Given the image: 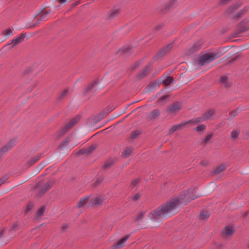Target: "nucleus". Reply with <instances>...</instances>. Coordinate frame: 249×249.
Wrapping results in <instances>:
<instances>
[{"label": "nucleus", "mask_w": 249, "mask_h": 249, "mask_svg": "<svg viewBox=\"0 0 249 249\" xmlns=\"http://www.w3.org/2000/svg\"><path fill=\"white\" fill-rule=\"evenodd\" d=\"M194 189H188L183 191L178 197L162 204L156 209L151 212L149 217L153 220H158L176 209L179 204L186 205L191 200L196 198L198 196L194 194Z\"/></svg>", "instance_id": "nucleus-1"}, {"label": "nucleus", "mask_w": 249, "mask_h": 249, "mask_svg": "<svg viewBox=\"0 0 249 249\" xmlns=\"http://www.w3.org/2000/svg\"><path fill=\"white\" fill-rule=\"evenodd\" d=\"M220 56L218 52L208 53L200 57L198 64L203 66L205 63H209Z\"/></svg>", "instance_id": "nucleus-2"}, {"label": "nucleus", "mask_w": 249, "mask_h": 249, "mask_svg": "<svg viewBox=\"0 0 249 249\" xmlns=\"http://www.w3.org/2000/svg\"><path fill=\"white\" fill-rule=\"evenodd\" d=\"M220 56L218 52L208 53L200 57L198 64L203 66L205 63H209Z\"/></svg>", "instance_id": "nucleus-3"}, {"label": "nucleus", "mask_w": 249, "mask_h": 249, "mask_svg": "<svg viewBox=\"0 0 249 249\" xmlns=\"http://www.w3.org/2000/svg\"><path fill=\"white\" fill-rule=\"evenodd\" d=\"M80 116H76L73 118L72 120L67 124L65 126L62 127L56 133V137L57 139H59L61 137L63 136L69 129H71L75 124H76L80 120Z\"/></svg>", "instance_id": "nucleus-4"}, {"label": "nucleus", "mask_w": 249, "mask_h": 249, "mask_svg": "<svg viewBox=\"0 0 249 249\" xmlns=\"http://www.w3.org/2000/svg\"><path fill=\"white\" fill-rule=\"evenodd\" d=\"M249 20L244 19L241 21L236 26V28L232 35L234 37L240 36L241 34L249 30V26L248 25Z\"/></svg>", "instance_id": "nucleus-5"}, {"label": "nucleus", "mask_w": 249, "mask_h": 249, "mask_svg": "<svg viewBox=\"0 0 249 249\" xmlns=\"http://www.w3.org/2000/svg\"><path fill=\"white\" fill-rule=\"evenodd\" d=\"M174 43V42H172L160 50L157 54L153 57V59L155 61H157L160 58H162L167 53L171 51L173 47Z\"/></svg>", "instance_id": "nucleus-6"}, {"label": "nucleus", "mask_w": 249, "mask_h": 249, "mask_svg": "<svg viewBox=\"0 0 249 249\" xmlns=\"http://www.w3.org/2000/svg\"><path fill=\"white\" fill-rule=\"evenodd\" d=\"M54 183L53 180L48 181L44 185L43 187L39 190L37 193L36 194V196L37 197H41L43 196L46 192L50 188H51Z\"/></svg>", "instance_id": "nucleus-7"}, {"label": "nucleus", "mask_w": 249, "mask_h": 249, "mask_svg": "<svg viewBox=\"0 0 249 249\" xmlns=\"http://www.w3.org/2000/svg\"><path fill=\"white\" fill-rule=\"evenodd\" d=\"M202 45V42L200 40L195 42L192 46L190 47L186 50L185 52L186 55H190L197 52L201 48Z\"/></svg>", "instance_id": "nucleus-8"}, {"label": "nucleus", "mask_w": 249, "mask_h": 249, "mask_svg": "<svg viewBox=\"0 0 249 249\" xmlns=\"http://www.w3.org/2000/svg\"><path fill=\"white\" fill-rule=\"evenodd\" d=\"M98 83V81L97 80H95L88 85V86L84 89L83 91L82 95L83 96L86 95L88 93L89 94V97H91L94 92L93 90L95 87V86Z\"/></svg>", "instance_id": "nucleus-9"}, {"label": "nucleus", "mask_w": 249, "mask_h": 249, "mask_svg": "<svg viewBox=\"0 0 249 249\" xmlns=\"http://www.w3.org/2000/svg\"><path fill=\"white\" fill-rule=\"evenodd\" d=\"M181 108L180 103L178 102H176L171 104L167 107L166 112L169 113H176L178 112Z\"/></svg>", "instance_id": "nucleus-10"}, {"label": "nucleus", "mask_w": 249, "mask_h": 249, "mask_svg": "<svg viewBox=\"0 0 249 249\" xmlns=\"http://www.w3.org/2000/svg\"><path fill=\"white\" fill-rule=\"evenodd\" d=\"M15 145V140L14 139H12L5 145L3 146L0 149V160L3 154L13 148Z\"/></svg>", "instance_id": "nucleus-11"}, {"label": "nucleus", "mask_w": 249, "mask_h": 249, "mask_svg": "<svg viewBox=\"0 0 249 249\" xmlns=\"http://www.w3.org/2000/svg\"><path fill=\"white\" fill-rule=\"evenodd\" d=\"M130 234H128L121 238L120 240L115 242L111 246L112 249H119L123 247L124 243L129 238Z\"/></svg>", "instance_id": "nucleus-12"}, {"label": "nucleus", "mask_w": 249, "mask_h": 249, "mask_svg": "<svg viewBox=\"0 0 249 249\" xmlns=\"http://www.w3.org/2000/svg\"><path fill=\"white\" fill-rule=\"evenodd\" d=\"M113 108L110 106L107 107L104 109L102 112L99 113L97 116L95 118V122H97L104 118L112 110Z\"/></svg>", "instance_id": "nucleus-13"}, {"label": "nucleus", "mask_w": 249, "mask_h": 249, "mask_svg": "<svg viewBox=\"0 0 249 249\" xmlns=\"http://www.w3.org/2000/svg\"><path fill=\"white\" fill-rule=\"evenodd\" d=\"M119 53L124 58L127 57L132 53V48L128 46H124L117 51V53Z\"/></svg>", "instance_id": "nucleus-14"}, {"label": "nucleus", "mask_w": 249, "mask_h": 249, "mask_svg": "<svg viewBox=\"0 0 249 249\" xmlns=\"http://www.w3.org/2000/svg\"><path fill=\"white\" fill-rule=\"evenodd\" d=\"M150 71V68L149 65L146 66L143 70L140 72L138 74H137L136 76V80H140L143 79L144 77H146L149 73Z\"/></svg>", "instance_id": "nucleus-15"}, {"label": "nucleus", "mask_w": 249, "mask_h": 249, "mask_svg": "<svg viewBox=\"0 0 249 249\" xmlns=\"http://www.w3.org/2000/svg\"><path fill=\"white\" fill-rule=\"evenodd\" d=\"M188 124L187 121L182 122L179 124L177 125H175L173 126L169 130V134L170 135L173 134L175 131H176L178 129H182L183 127H184L186 124Z\"/></svg>", "instance_id": "nucleus-16"}, {"label": "nucleus", "mask_w": 249, "mask_h": 249, "mask_svg": "<svg viewBox=\"0 0 249 249\" xmlns=\"http://www.w3.org/2000/svg\"><path fill=\"white\" fill-rule=\"evenodd\" d=\"M26 36V34H21L18 37H17L15 39H13L12 40V44L14 45V46H17V45L21 43L25 39Z\"/></svg>", "instance_id": "nucleus-17"}, {"label": "nucleus", "mask_w": 249, "mask_h": 249, "mask_svg": "<svg viewBox=\"0 0 249 249\" xmlns=\"http://www.w3.org/2000/svg\"><path fill=\"white\" fill-rule=\"evenodd\" d=\"M227 168V165L225 164H222L220 166L215 167L212 171L213 175H216L225 170Z\"/></svg>", "instance_id": "nucleus-18"}, {"label": "nucleus", "mask_w": 249, "mask_h": 249, "mask_svg": "<svg viewBox=\"0 0 249 249\" xmlns=\"http://www.w3.org/2000/svg\"><path fill=\"white\" fill-rule=\"evenodd\" d=\"M235 231V229L233 226H228L223 230V233L224 235L228 236L233 234Z\"/></svg>", "instance_id": "nucleus-19"}, {"label": "nucleus", "mask_w": 249, "mask_h": 249, "mask_svg": "<svg viewBox=\"0 0 249 249\" xmlns=\"http://www.w3.org/2000/svg\"><path fill=\"white\" fill-rule=\"evenodd\" d=\"M160 110L158 108H156L149 113L148 118L152 120L155 119L160 115Z\"/></svg>", "instance_id": "nucleus-20"}, {"label": "nucleus", "mask_w": 249, "mask_h": 249, "mask_svg": "<svg viewBox=\"0 0 249 249\" xmlns=\"http://www.w3.org/2000/svg\"><path fill=\"white\" fill-rule=\"evenodd\" d=\"M116 160L115 159H108L106 161L105 163L103 166L104 170H107L110 168L116 162Z\"/></svg>", "instance_id": "nucleus-21"}, {"label": "nucleus", "mask_w": 249, "mask_h": 249, "mask_svg": "<svg viewBox=\"0 0 249 249\" xmlns=\"http://www.w3.org/2000/svg\"><path fill=\"white\" fill-rule=\"evenodd\" d=\"M41 155H36L28 161L26 163V166L29 167L36 163L41 158Z\"/></svg>", "instance_id": "nucleus-22"}, {"label": "nucleus", "mask_w": 249, "mask_h": 249, "mask_svg": "<svg viewBox=\"0 0 249 249\" xmlns=\"http://www.w3.org/2000/svg\"><path fill=\"white\" fill-rule=\"evenodd\" d=\"M204 121H205V119L202 115L201 116L198 117L195 119H192L188 121L187 123H188V124H196L198 123L203 122Z\"/></svg>", "instance_id": "nucleus-23"}, {"label": "nucleus", "mask_w": 249, "mask_h": 249, "mask_svg": "<svg viewBox=\"0 0 249 249\" xmlns=\"http://www.w3.org/2000/svg\"><path fill=\"white\" fill-rule=\"evenodd\" d=\"M89 198L90 196H88L81 198L79 201L78 202L76 207L79 208L83 207L85 204L87 203Z\"/></svg>", "instance_id": "nucleus-24"}, {"label": "nucleus", "mask_w": 249, "mask_h": 249, "mask_svg": "<svg viewBox=\"0 0 249 249\" xmlns=\"http://www.w3.org/2000/svg\"><path fill=\"white\" fill-rule=\"evenodd\" d=\"M103 202V200L100 197H92L90 200V205H101Z\"/></svg>", "instance_id": "nucleus-25"}, {"label": "nucleus", "mask_w": 249, "mask_h": 249, "mask_svg": "<svg viewBox=\"0 0 249 249\" xmlns=\"http://www.w3.org/2000/svg\"><path fill=\"white\" fill-rule=\"evenodd\" d=\"M210 216V213L206 210H202L199 214V219L202 220L207 219Z\"/></svg>", "instance_id": "nucleus-26"}, {"label": "nucleus", "mask_w": 249, "mask_h": 249, "mask_svg": "<svg viewBox=\"0 0 249 249\" xmlns=\"http://www.w3.org/2000/svg\"><path fill=\"white\" fill-rule=\"evenodd\" d=\"M247 11V9L246 8V7H244V8H243L242 10H240L239 11H238L236 14L234 15L233 17H232V19H239V18H241L242 17H243V15H244V14L245 13V12H246Z\"/></svg>", "instance_id": "nucleus-27"}, {"label": "nucleus", "mask_w": 249, "mask_h": 249, "mask_svg": "<svg viewBox=\"0 0 249 249\" xmlns=\"http://www.w3.org/2000/svg\"><path fill=\"white\" fill-rule=\"evenodd\" d=\"M214 114V110L211 109L202 114L205 120H208Z\"/></svg>", "instance_id": "nucleus-28"}, {"label": "nucleus", "mask_w": 249, "mask_h": 249, "mask_svg": "<svg viewBox=\"0 0 249 249\" xmlns=\"http://www.w3.org/2000/svg\"><path fill=\"white\" fill-rule=\"evenodd\" d=\"M177 0H171L169 3L165 6L164 7V11L162 10V9H161V11L163 14H165L167 11H168L171 7H173L174 3Z\"/></svg>", "instance_id": "nucleus-29"}, {"label": "nucleus", "mask_w": 249, "mask_h": 249, "mask_svg": "<svg viewBox=\"0 0 249 249\" xmlns=\"http://www.w3.org/2000/svg\"><path fill=\"white\" fill-rule=\"evenodd\" d=\"M50 11H46L40 15L39 18H38V22H40L42 21H46L48 19V15Z\"/></svg>", "instance_id": "nucleus-30"}, {"label": "nucleus", "mask_w": 249, "mask_h": 249, "mask_svg": "<svg viewBox=\"0 0 249 249\" xmlns=\"http://www.w3.org/2000/svg\"><path fill=\"white\" fill-rule=\"evenodd\" d=\"M68 91L69 90L68 89H65V90H64L57 97L56 99V101L58 102L61 101L67 95V94L68 92Z\"/></svg>", "instance_id": "nucleus-31"}, {"label": "nucleus", "mask_w": 249, "mask_h": 249, "mask_svg": "<svg viewBox=\"0 0 249 249\" xmlns=\"http://www.w3.org/2000/svg\"><path fill=\"white\" fill-rule=\"evenodd\" d=\"M173 77L168 76L166 79H165L162 82V83L164 84L165 86H168L173 82Z\"/></svg>", "instance_id": "nucleus-32"}, {"label": "nucleus", "mask_w": 249, "mask_h": 249, "mask_svg": "<svg viewBox=\"0 0 249 249\" xmlns=\"http://www.w3.org/2000/svg\"><path fill=\"white\" fill-rule=\"evenodd\" d=\"M141 133H142V132L141 130H136L134 131H133V132H132V133L130 135V139L134 140V139H136L139 135H141Z\"/></svg>", "instance_id": "nucleus-33"}, {"label": "nucleus", "mask_w": 249, "mask_h": 249, "mask_svg": "<svg viewBox=\"0 0 249 249\" xmlns=\"http://www.w3.org/2000/svg\"><path fill=\"white\" fill-rule=\"evenodd\" d=\"M15 46L13 44H12V42L10 43L7 44L4 46H3L2 48V50H4L5 52H8L10 50H12Z\"/></svg>", "instance_id": "nucleus-34"}, {"label": "nucleus", "mask_w": 249, "mask_h": 249, "mask_svg": "<svg viewBox=\"0 0 249 249\" xmlns=\"http://www.w3.org/2000/svg\"><path fill=\"white\" fill-rule=\"evenodd\" d=\"M34 206V203L33 201H30L27 204V208L26 210L24 212V214H27L29 212H30Z\"/></svg>", "instance_id": "nucleus-35"}, {"label": "nucleus", "mask_w": 249, "mask_h": 249, "mask_svg": "<svg viewBox=\"0 0 249 249\" xmlns=\"http://www.w3.org/2000/svg\"><path fill=\"white\" fill-rule=\"evenodd\" d=\"M46 207L45 205L42 206L40 209L37 211L36 213V216L37 217H40L43 215L45 210Z\"/></svg>", "instance_id": "nucleus-36"}, {"label": "nucleus", "mask_w": 249, "mask_h": 249, "mask_svg": "<svg viewBox=\"0 0 249 249\" xmlns=\"http://www.w3.org/2000/svg\"><path fill=\"white\" fill-rule=\"evenodd\" d=\"M240 131L237 130H234L231 132V138L234 140L237 139L239 135Z\"/></svg>", "instance_id": "nucleus-37"}, {"label": "nucleus", "mask_w": 249, "mask_h": 249, "mask_svg": "<svg viewBox=\"0 0 249 249\" xmlns=\"http://www.w3.org/2000/svg\"><path fill=\"white\" fill-rule=\"evenodd\" d=\"M119 14L118 10H115L113 11H110L109 13L108 18L110 19L114 18Z\"/></svg>", "instance_id": "nucleus-38"}, {"label": "nucleus", "mask_w": 249, "mask_h": 249, "mask_svg": "<svg viewBox=\"0 0 249 249\" xmlns=\"http://www.w3.org/2000/svg\"><path fill=\"white\" fill-rule=\"evenodd\" d=\"M104 178L103 177H100L98 178L96 181L93 183L92 186L94 187H96L98 186L99 185L101 184L102 181L104 180Z\"/></svg>", "instance_id": "nucleus-39"}, {"label": "nucleus", "mask_w": 249, "mask_h": 249, "mask_svg": "<svg viewBox=\"0 0 249 249\" xmlns=\"http://www.w3.org/2000/svg\"><path fill=\"white\" fill-rule=\"evenodd\" d=\"M145 212L141 211L138 214L137 217L135 219V221H139L141 220L144 217Z\"/></svg>", "instance_id": "nucleus-40"}, {"label": "nucleus", "mask_w": 249, "mask_h": 249, "mask_svg": "<svg viewBox=\"0 0 249 249\" xmlns=\"http://www.w3.org/2000/svg\"><path fill=\"white\" fill-rule=\"evenodd\" d=\"M132 152V149L130 148H126V149L124 152L123 156L125 158L129 157Z\"/></svg>", "instance_id": "nucleus-41"}, {"label": "nucleus", "mask_w": 249, "mask_h": 249, "mask_svg": "<svg viewBox=\"0 0 249 249\" xmlns=\"http://www.w3.org/2000/svg\"><path fill=\"white\" fill-rule=\"evenodd\" d=\"M96 147V145L95 144H92L90 146L86 149L87 151V154H90Z\"/></svg>", "instance_id": "nucleus-42"}, {"label": "nucleus", "mask_w": 249, "mask_h": 249, "mask_svg": "<svg viewBox=\"0 0 249 249\" xmlns=\"http://www.w3.org/2000/svg\"><path fill=\"white\" fill-rule=\"evenodd\" d=\"M206 128V125L205 124H201L194 128V130L197 131H200L203 130Z\"/></svg>", "instance_id": "nucleus-43"}, {"label": "nucleus", "mask_w": 249, "mask_h": 249, "mask_svg": "<svg viewBox=\"0 0 249 249\" xmlns=\"http://www.w3.org/2000/svg\"><path fill=\"white\" fill-rule=\"evenodd\" d=\"M141 179L140 178H137L134 180H133L131 183V186L132 187H134L136 186L138 183L140 182Z\"/></svg>", "instance_id": "nucleus-44"}, {"label": "nucleus", "mask_w": 249, "mask_h": 249, "mask_svg": "<svg viewBox=\"0 0 249 249\" xmlns=\"http://www.w3.org/2000/svg\"><path fill=\"white\" fill-rule=\"evenodd\" d=\"M69 142V139L68 138H66L60 144L59 148L61 149H63V146L65 144L68 143Z\"/></svg>", "instance_id": "nucleus-45"}, {"label": "nucleus", "mask_w": 249, "mask_h": 249, "mask_svg": "<svg viewBox=\"0 0 249 249\" xmlns=\"http://www.w3.org/2000/svg\"><path fill=\"white\" fill-rule=\"evenodd\" d=\"M241 5V3L240 2H238L236 3H233L231 5V6L232 7L233 10L235 11V10L237 9Z\"/></svg>", "instance_id": "nucleus-46"}, {"label": "nucleus", "mask_w": 249, "mask_h": 249, "mask_svg": "<svg viewBox=\"0 0 249 249\" xmlns=\"http://www.w3.org/2000/svg\"><path fill=\"white\" fill-rule=\"evenodd\" d=\"M85 154H87V151L86 148H82L76 153L77 155H84Z\"/></svg>", "instance_id": "nucleus-47"}, {"label": "nucleus", "mask_w": 249, "mask_h": 249, "mask_svg": "<svg viewBox=\"0 0 249 249\" xmlns=\"http://www.w3.org/2000/svg\"><path fill=\"white\" fill-rule=\"evenodd\" d=\"M232 0H219L218 2V5H224L226 4H228Z\"/></svg>", "instance_id": "nucleus-48"}, {"label": "nucleus", "mask_w": 249, "mask_h": 249, "mask_svg": "<svg viewBox=\"0 0 249 249\" xmlns=\"http://www.w3.org/2000/svg\"><path fill=\"white\" fill-rule=\"evenodd\" d=\"M240 57V55L238 54V55H236L235 56H234L233 58H232V59H231L230 60H229L228 62H227V64H231L232 63H233L234 61H235L236 60H237Z\"/></svg>", "instance_id": "nucleus-49"}, {"label": "nucleus", "mask_w": 249, "mask_h": 249, "mask_svg": "<svg viewBox=\"0 0 249 249\" xmlns=\"http://www.w3.org/2000/svg\"><path fill=\"white\" fill-rule=\"evenodd\" d=\"M8 179L7 176H3L0 179V186Z\"/></svg>", "instance_id": "nucleus-50"}, {"label": "nucleus", "mask_w": 249, "mask_h": 249, "mask_svg": "<svg viewBox=\"0 0 249 249\" xmlns=\"http://www.w3.org/2000/svg\"><path fill=\"white\" fill-rule=\"evenodd\" d=\"M168 97H169V95H164L161 96V97H160L158 100V102L159 103H160V102H162L163 101L167 99Z\"/></svg>", "instance_id": "nucleus-51"}, {"label": "nucleus", "mask_w": 249, "mask_h": 249, "mask_svg": "<svg viewBox=\"0 0 249 249\" xmlns=\"http://www.w3.org/2000/svg\"><path fill=\"white\" fill-rule=\"evenodd\" d=\"M234 11L233 9H232V7H231V6L226 10V11L225 12V14L227 15H230L232 12Z\"/></svg>", "instance_id": "nucleus-52"}, {"label": "nucleus", "mask_w": 249, "mask_h": 249, "mask_svg": "<svg viewBox=\"0 0 249 249\" xmlns=\"http://www.w3.org/2000/svg\"><path fill=\"white\" fill-rule=\"evenodd\" d=\"M212 137H213L212 134H210L208 135L204 141V142L205 143V144L207 143L209 141L212 139Z\"/></svg>", "instance_id": "nucleus-53"}, {"label": "nucleus", "mask_w": 249, "mask_h": 249, "mask_svg": "<svg viewBox=\"0 0 249 249\" xmlns=\"http://www.w3.org/2000/svg\"><path fill=\"white\" fill-rule=\"evenodd\" d=\"M141 195L140 193H137L133 197H132V199L134 201H137L141 197Z\"/></svg>", "instance_id": "nucleus-54"}, {"label": "nucleus", "mask_w": 249, "mask_h": 249, "mask_svg": "<svg viewBox=\"0 0 249 249\" xmlns=\"http://www.w3.org/2000/svg\"><path fill=\"white\" fill-rule=\"evenodd\" d=\"M163 26L162 24H160V25H157L154 29V30H153L154 32H156L160 30L163 27Z\"/></svg>", "instance_id": "nucleus-55"}, {"label": "nucleus", "mask_w": 249, "mask_h": 249, "mask_svg": "<svg viewBox=\"0 0 249 249\" xmlns=\"http://www.w3.org/2000/svg\"><path fill=\"white\" fill-rule=\"evenodd\" d=\"M141 62L140 61H136L132 67V70H134L136 69V68H137L138 67H139L141 64Z\"/></svg>", "instance_id": "nucleus-56"}, {"label": "nucleus", "mask_w": 249, "mask_h": 249, "mask_svg": "<svg viewBox=\"0 0 249 249\" xmlns=\"http://www.w3.org/2000/svg\"><path fill=\"white\" fill-rule=\"evenodd\" d=\"M4 34L5 35H11L12 34V31L11 29L8 28L6 30Z\"/></svg>", "instance_id": "nucleus-57"}, {"label": "nucleus", "mask_w": 249, "mask_h": 249, "mask_svg": "<svg viewBox=\"0 0 249 249\" xmlns=\"http://www.w3.org/2000/svg\"><path fill=\"white\" fill-rule=\"evenodd\" d=\"M18 226V222L17 221L15 222L13 224V225H12V226L11 227L10 231H13V230L15 231V229L16 228H17Z\"/></svg>", "instance_id": "nucleus-58"}, {"label": "nucleus", "mask_w": 249, "mask_h": 249, "mask_svg": "<svg viewBox=\"0 0 249 249\" xmlns=\"http://www.w3.org/2000/svg\"><path fill=\"white\" fill-rule=\"evenodd\" d=\"M228 80V77L226 76H223L220 77V81L222 83H226Z\"/></svg>", "instance_id": "nucleus-59"}, {"label": "nucleus", "mask_w": 249, "mask_h": 249, "mask_svg": "<svg viewBox=\"0 0 249 249\" xmlns=\"http://www.w3.org/2000/svg\"><path fill=\"white\" fill-rule=\"evenodd\" d=\"M42 182L41 181L38 182L34 187L35 189H39L42 186Z\"/></svg>", "instance_id": "nucleus-60"}, {"label": "nucleus", "mask_w": 249, "mask_h": 249, "mask_svg": "<svg viewBox=\"0 0 249 249\" xmlns=\"http://www.w3.org/2000/svg\"><path fill=\"white\" fill-rule=\"evenodd\" d=\"M230 115H231L232 118H233L237 115V112L236 110L231 111Z\"/></svg>", "instance_id": "nucleus-61"}, {"label": "nucleus", "mask_w": 249, "mask_h": 249, "mask_svg": "<svg viewBox=\"0 0 249 249\" xmlns=\"http://www.w3.org/2000/svg\"><path fill=\"white\" fill-rule=\"evenodd\" d=\"M5 232V229H2L0 231V238H3L4 236V234Z\"/></svg>", "instance_id": "nucleus-62"}, {"label": "nucleus", "mask_w": 249, "mask_h": 249, "mask_svg": "<svg viewBox=\"0 0 249 249\" xmlns=\"http://www.w3.org/2000/svg\"><path fill=\"white\" fill-rule=\"evenodd\" d=\"M68 227H69V226L68 225H67V224L63 225L61 228V229L63 231H65L68 228Z\"/></svg>", "instance_id": "nucleus-63"}, {"label": "nucleus", "mask_w": 249, "mask_h": 249, "mask_svg": "<svg viewBox=\"0 0 249 249\" xmlns=\"http://www.w3.org/2000/svg\"><path fill=\"white\" fill-rule=\"evenodd\" d=\"M200 164L203 166H206L207 165V162H205L204 160H202L200 161Z\"/></svg>", "instance_id": "nucleus-64"}]
</instances>
